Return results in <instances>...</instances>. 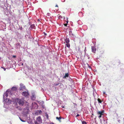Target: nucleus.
Instances as JSON below:
<instances>
[{
  "label": "nucleus",
  "instance_id": "obj_1",
  "mask_svg": "<svg viewBox=\"0 0 124 124\" xmlns=\"http://www.w3.org/2000/svg\"><path fill=\"white\" fill-rule=\"evenodd\" d=\"M16 100L17 102L18 103V104H19L20 105H23L24 103L23 100L21 99H17Z\"/></svg>",
  "mask_w": 124,
  "mask_h": 124
},
{
  "label": "nucleus",
  "instance_id": "obj_2",
  "mask_svg": "<svg viewBox=\"0 0 124 124\" xmlns=\"http://www.w3.org/2000/svg\"><path fill=\"white\" fill-rule=\"evenodd\" d=\"M104 111L103 110H102V111H97V114L98 115H99L98 116V117L99 118H101L102 117V115H103L104 113Z\"/></svg>",
  "mask_w": 124,
  "mask_h": 124
},
{
  "label": "nucleus",
  "instance_id": "obj_3",
  "mask_svg": "<svg viewBox=\"0 0 124 124\" xmlns=\"http://www.w3.org/2000/svg\"><path fill=\"white\" fill-rule=\"evenodd\" d=\"M20 90H24L26 89V87L25 86L23 85V84H20Z\"/></svg>",
  "mask_w": 124,
  "mask_h": 124
},
{
  "label": "nucleus",
  "instance_id": "obj_4",
  "mask_svg": "<svg viewBox=\"0 0 124 124\" xmlns=\"http://www.w3.org/2000/svg\"><path fill=\"white\" fill-rule=\"evenodd\" d=\"M4 101L5 102L8 104L12 102V101H11V100L9 99H8L7 98H6V99H4Z\"/></svg>",
  "mask_w": 124,
  "mask_h": 124
},
{
  "label": "nucleus",
  "instance_id": "obj_5",
  "mask_svg": "<svg viewBox=\"0 0 124 124\" xmlns=\"http://www.w3.org/2000/svg\"><path fill=\"white\" fill-rule=\"evenodd\" d=\"M36 120L39 123H41L42 122V120L41 116H39L37 118Z\"/></svg>",
  "mask_w": 124,
  "mask_h": 124
},
{
  "label": "nucleus",
  "instance_id": "obj_6",
  "mask_svg": "<svg viewBox=\"0 0 124 124\" xmlns=\"http://www.w3.org/2000/svg\"><path fill=\"white\" fill-rule=\"evenodd\" d=\"M9 92H10L9 91H6V93H4V95H3V99H5V96H6V97H7L8 95V93Z\"/></svg>",
  "mask_w": 124,
  "mask_h": 124
},
{
  "label": "nucleus",
  "instance_id": "obj_7",
  "mask_svg": "<svg viewBox=\"0 0 124 124\" xmlns=\"http://www.w3.org/2000/svg\"><path fill=\"white\" fill-rule=\"evenodd\" d=\"M22 94L25 97H26L29 95V93L28 92H23L22 93Z\"/></svg>",
  "mask_w": 124,
  "mask_h": 124
},
{
  "label": "nucleus",
  "instance_id": "obj_8",
  "mask_svg": "<svg viewBox=\"0 0 124 124\" xmlns=\"http://www.w3.org/2000/svg\"><path fill=\"white\" fill-rule=\"evenodd\" d=\"M92 51L93 52H95L96 51V49L94 46H92Z\"/></svg>",
  "mask_w": 124,
  "mask_h": 124
},
{
  "label": "nucleus",
  "instance_id": "obj_9",
  "mask_svg": "<svg viewBox=\"0 0 124 124\" xmlns=\"http://www.w3.org/2000/svg\"><path fill=\"white\" fill-rule=\"evenodd\" d=\"M70 41V39L69 38H66L65 39V42L67 44V43H69Z\"/></svg>",
  "mask_w": 124,
  "mask_h": 124
},
{
  "label": "nucleus",
  "instance_id": "obj_10",
  "mask_svg": "<svg viewBox=\"0 0 124 124\" xmlns=\"http://www.w3.org/2000/svg\"><path fill=\"white\" fill-rule=\"evenodd\" d=\"M11 90L12 91H17V88L16 87H13L12 88Z\"/></svg>",
  "mask_w": 124,
  "mask_h": 124
},
{
  "label": "nucleus",
  "instance_id": "obj_11",
  "mask_svg": "<svg viewBox=\"0 0 124 124\" xmlns=\"http://www.w3.org/2000/svg\"><path fill=\"white\" fill-rule=\"evenodd\" d=\"M97 101L99 103H101L102 102V101H101V100L100 99H99V98H98L97 99Z\"/></svg>",
  "mask_w": 124,
  "mask_h": 124
},
{
  "label": "nucleus",
  "instance_id": "obj_12",
  "mask_svg": "<svg viewBox=\"0 0 124 124\" xmlns=\"http://www.w3.org/2000/svg\"><path fill=\"white\" fill-rule=\"evenodd\" d=\"M69 76V74L68 73H66L65 74V75L64 76L63 78H66V77H68Z\"/></svg>",
  "mask_w": 124,
  "mask_h": 124
},
{
  "label": "nucleus",
  "instance_id": "obj_13",
  "mask_svg": "<svg viewBox=\"0 0 124 124\" xmlns=\"http://www.w3.org/2000/svg\"><path fill=\"white\" fill-rule=\"evenodd\" d=\"M37 114H41L42 113V111L41 110H39L37 111Z\"/></svg>",
  "mask_w": 124,
  "mask_h": 124
},
{
  "label": "nucleus",
  "instance_id": "obj_14",
  "mask_svg": "<svg viewBox=\"0 0 124 124\" xmlns=\"http://www.w3.org/2000/svg\"><path fill=\"white\" fill-rule=\"evenodd\" d=\"M56 119H58L59 121H61V117H60H60H56Z\"/></svg>",
  "mask_w": 124,
  "mask_h": 124
},
{
  "label": "nucleus",
  "instance_id": "obj_15",
  "mask_svg": "<svg viewBox=\"0 0 124 124\" xmlns=\"http://www.w3.org/2000/svg\"><path fill=\"white\" fill-rule=\"evenodd\" d=\"M45 116L46 117V118L47 119H48L49 118V116H48V114H47V113H46Z\"/></svg>",
  "mask_w": 124,
  "mask_h": 124
},
{
  "label": "nucleus",
  "instance_id": "obj_16",
  "mask_svg": "<svg viewBox=\"0 0 124 124\" xmlns=\"http://www.w3.org/2000/svg\"><path fill=\"white\" fill-rule=\"evenodd\" d=\"M66 46H67V47H69V48L70 47V43H67L66 44Z\"/></svg>",
  "mask_w": 124,
  "mask_h": 124
},
{
  "label": "nucleus",
  "instance_id": "obj_17",
  "mask_svg": "<svg viewBox=\"0 0 124 124\" xmlns=\"http://www.w3.org/2000/svg\"><path fill=\"white\" fill-rule=\"evenodd\" d=\"M82 124H87V123L86 122H85V121H82Z\"/></svg>",
  "mask_w": 124,
  "mask_h": 124
},
{
  "label": "nucleus",
  "instance_id": "obj_18",
  "mask_svg": "<svg viewBox=\"0 0 124 124\" xmlns=\"http://www.w3.org/2000/svg\"><path fill=\"white\" fill-rule=\"evenodd\" d=\"M21 120L22 121V122H25V121H24V120H22V119H21V118H20Z\"/></svg>",
  "mask_w": 124,
  "mask_h": 124
},
{
  "label": "nucleus",
  "instance_id": "obj_19",
  "mask_svg": "<svg viewBox=\"0 0 124 124\" xmlns=\"http://www.w3.org/2000/svg\"><path fill=\"white\" fill-rule=\"evenodd\" d=\"M68 18H67V20L66 21V23L67 24V23H68Z\"/></svg>",
  "mask_w": 124,
  "mask_h": 124
},
{
  "label": "nucleus",
  "instance_id": "obj_20",
  "mask_svg": "<svg viewBox=\"0 0 124 124\" xmlns=\"http://www.w3.org/2000/svg\"><path fill=\"white\" fill-rule=\"evenodd\" d=\"M1 68L4 69V70H6V68H4V67H1Z\"/></svg>",
  "mask_w": 124,
  "mask_h": 124
},
{
  "label": "nucleus",
  "instance_id": "obj_21",
  "mask_svg": "<svg viewBox=\"0 0 124 124\" xmlns=\"http://www.w3.org/2000/svg\"><path fill=\"white\" fill-rule=\"evenodd\" d=\"M12 57L13 58H16V55H13L12 56Z\"/></svg>",
  "mask_w": 124,
  "mask_h": 124
},
{
  "label": "nucleus",
  "instance_id": "obj_22",
  "mask_svg": "<svg viewBox=\"0 0 124 124\" xmlns=\"http://www.w3.org/2000/svg\"><path fill=\"white\" fill-rule=\"evenodd\" d=\"M35 124H38V123L37 122V121H36V122H35Z\"/></svg>",
  "mask_w": 124,
  "mask_h": 124
},
{
  "label": "nucleus",
  "instance_id": "obj_23",
  "mask_svg": "<svg viewBox=\"0 0 124 124\" xmlns=\"http://www.w3.org/2000/svg\"><path fill=\"white\" fill-rule=\"evenodd\" d=\"M64 25L65 26H67V24H66V23H65L64 24Z\"/></svg>",
  "mask_w": 124,
  "mask_h": 124
},
{
  "label": "nucleus",
  "instance_id": "obj_24",
  "mask_svg": "<svg viewBox=\"0 0 124 124\" xmlns=\"http://www.w3.org/2000/svg\"><path fill=\"white\" fill-rule=\"evenodd\" d=\"M80 115L79 114H77L76 116V117L79 116Z\"/></svg>",
  "mask_w": 124,
  "mask_h": 124
},
{
  "label": "nucleus",
  "instance_id": "obj_25",
  "mask_svg": "<svg viewBox=\"0 0 124 124\" xmlns=\"http://www.w3.org/2000/svg\"><path fill=\"white\" fill-rule=\"evenodd\" d=\"M50 124H55L54 123L52 122L50 123Z\"/></svg>",
  "mask_w": 124,
  "mask_h": 124
},
{
  "label": "nucleus",
  "instance_id": "obj_26",
  "mask_svg": "<svg viewBox=\"0 0 124 124\" xmlns=\"http://www.w3.org/2000/svg\"><path fill=\"white\" fill-rule=\"evenodd\" d=\"M44 34L45 35H46V33H45V32H44Z\"/></svg>",
  "mask_w": 124,
  "mask_h": 124
},
{
  "label": "nucleus",
  "instance_id": "obj_27",
  "mask_svg": "<svg viewBox=\"0 0 124 124\" xmlns=\"http://www.w3.org/2000/svg\"><path fill=\"white\" fill-rule=\"evenodd\" d=\"M55 7H57L58 8V5H56L55 6Z\"/></svg>",
  "mask_w": 124,
  "mask_h": 124
},
{
  "label": "nucleus",
  "instance_id": "obj_28",
  "mask_svg": "<svg viewBox=\"0 0 124 124\" xmlns=\"http://www.w3.org/2000/svg\"><path fill=\"white\" fill-rule=\"evenodd\" d=\"M22 108H20V109H19V110H22Z\"/></svg>",
  "mask_w": 124,
  "mask_h": 124
},
{
  "label": "nucleus",
  "instance_id": "obj_29",
  "mask_svg": "<svg viewBox=\"0 0 124 124\" xmlns=\"http://www.w3.org/2000/svg\"><path fill=\"white\" fill-rule=\"evenodd\" d=\"M88 66H89V67H90H90H90V66H89V65L88 64Z\"/></svg>",
  "mask_w": 124,
  "mask_h": 124
},
{
  "label": "nucleus",
  "instance_id": "obj_30",
  "mask_svg": "<svg viewBox=\"0 0 124 124\" xmlns=\"http://www.w3.org/2000/svg\"><path fill=\"white\" fill-rule=\"evenodd\" d=\"M65 17L64 16L63 18H64V19H65Z\"/></svg>",
  "mask_w": 124,
  "mask_h": 124
},
{
  "label": "nucleus",
  "instance_id": "obj_31",
  "mask_svg": "<svg viewBox=\"0 0 124 124\" xmlns=\"http://www.w3.org/2000/svg\"><path fill=\"white\" fill-rule=\"evenodd\" d=\"M62 107V108H64V107Z\"/></svg>",
  "mask_w": 124,
  "mask_h": 124
},
{
  "label": "nucleus",
  "instance_id": "obj_32",
  "mask_svg": "<svg viewBox=\"0 0 124 124\" xmlns=\"http://www.w3.org/2000/svg\"><path fill=\"white\" fill-rule=\"evenodd\" d=\"M1 59V58L0 57V60Z\"/></svg>",
  "mask_w": 124,
  "mask_h": 124
},
{
  "label": "nucleus",
  "instance_id": "obj_33",
  "mask_svg": "<svg viewBox=\"0 0 124 124\" xmlns=\"http://www.w3.org/2000/svg\"><path fill=\"white\" fill-rule=\"evenodd\" d=\"M58 85V84H56V85Z\"/></svg>",
  "mask_w": 124,
  "mask_h": 124
},
{
  "label": "nucleus",
  "instance_id": "obj_34",
  "mask_svg": "<svg viewBox=\"0 0 124 124\" xmlns=\"http://www.w3.org/2000/svg\"><path fill=\"white\" fill-rule=\"evenodd\" d=\"M104 93H105V92H104Z\"/></svg>",
  "mask_w": 124,
  "mask_h": 124
}]
</instances>
